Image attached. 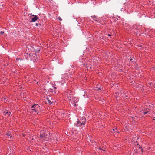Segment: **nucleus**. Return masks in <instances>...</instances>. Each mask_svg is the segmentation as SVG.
Wrapping results in <instances>:
<instances>
[{"instance_id": "6", "label": "nucleus", "mask_w": 155, "mask_h": 155, "mask_svg": "<svg viewBox=\"0 0 155 155\" xmlns=\"http://www.w3.org/2000/svg\"><path fill=\"white\" fill-rule=\"evenodd\" d=\"M31 110H32V112L33 113L34 112H36L35 110V107H31Z\"/></svg>"}, {"instance_id": "7", "label": "nucleus", "mask_w": 155, "mask_h": 155, "mask_svg": "<svg viewBox=\"0 0 155 155\" xmlns=\"http://www.w3.org/2000/svg\"><path fill=\"white\" fill-rule=\"evenodd\" d=\"M6 111H7L6 112H5L4 113H5L4 114H5V115H6V114H8V115H10V112H8L7 110H6Z\"/></svg>"}, {"instance_id": "21", "label": "nucleus", "mask_w": 155, "mask_h": 155, "mask_svg": "<svg viewBox=\"0 0 155 155\" xmlns=\"http://www.w3.org/2000/svg\"><path fill=\"white\" fill-rule=\"evenodd\" d=\"M86 67H87H87H88V66H86Z\"/></svg>"}, {"instance_id": "19", "label": "nucleus", "mask_w": 155, "mask_h": 155, "mask_svg": "<svg viewBox=\"0 0 155 155\" xmlns=\"http://www.w3.org/2000/svg\"><path fill=\"white\" fill-rule=\"evenodd\" d=\"M108 36H111V35L110 34H108Z\"/></svg>"}, {"instance_id": "13", "label": "nucleus", "mask_w": 155, "mask_h": 155, "mask_svg": "<svg viewBox=\"0 0 155 155\" xmlns=\"http://www.w3.org/2000/svg\"><path fill=\"white\" fill-rule=\"evenodd\" d=\"M95 19H96V17L94 15L93 17V19L95 20Z\"/></svg>"}, {"instance_id": "8", "label": "nucleus", "mask_w": 155, "mask_h": 155, "mask_svg": "<svg viewBox=\"0 0 155 155\" xmlns=\"http://www.w3.org/2000/svg\"><path fill=\"white\" fill-rule=\"evenodd\" d=\"M47 102H48V103L49 104H51V101L50 100H48Z\"/></svg>"}, {"instance_id": "4", "label": "nucleus", "mask_w": 155, "mask_h": 155, "mask_svg": "<svg viewBox=\"0 0 155 155\" xmlns=\"http://www.w3.org/2000/svg\"><path fill=\"white\" fill-rule=\"evenodd\" d=\"M53 88H54V89H50V91H51L52 92H54V93H56V91H55V89H56V87H53Z\"/></svg>"}, {"instance_id": "20", "label": "nucleus", "mask_w": 155, "mask_h": 155, "mask_svg": "<svg viewBox=\"0 0 155 155\" xmlns=\"http://www.w3.org/2000/svg\"><path fill=\"white\" fill-rule=\"evenodd\" d=\"M114 130H115V129H113V131H114Z\"/></svg>"}, {"instance_id": "1", "label": "nucleus", "mask_w": 155, "mask_h": 155, "mask_svg": "<svg viewBox=\"0 0 155 155\" xmlns=\"http://www.w3.org/2000/svg\"><path fill=\"white\" fill-rule=\"evenodd\" d=\"M86 121V119L84 117H82L79 119H78L76 124L77 126L79 127L80 129H82V130H84L85 128H83V127Z\"/></svg>"}, {"instance_id": "11", "label": "nucleus", "mask_w": 155, "mask_h": 155, "mask_svg": "<svg viewBox=\"0 0 155 155\" xmlns=\"http://www.w3.org/2000/svg\"><path fill=\"white\" fill-rule=\"evenodd\" d=\"M58 19L60 21H61L62 20V19L60 17H58Z\"/></svg>"}, {"instance_id": "2", "label": "nucleus", "mask_w": 155, "mask_h": 155, "mask_svg": "<svg viewBox=\"0 0 155 155\" xmlns=\"http://www.w3.org/2000/svg\"><path fill=\"white\" fill-rule=\"evenodd\" d=\"M31 19L32 22H35L38 19V17L36 15H33L31 16Z\"/></svg>"}, {"instance_id": "17", "label": "nucleus", "mask_w": 155, "mask_h": 155, "mask_svg": "<svg viewBox=\"0 0 155 155\" xmlns=\"http://www.w3.org/2000/svg\"><path fill=\"white\" fill-rule=\"evenodd\" d=\"M133 60V59L132 58H131L130 59V61H131L132 60Z\"/></svg>"}, {"instance_id": "14", "label": "nucleus", "mask_w": 155, "mask_h": 155, "mask_svg": "<svg viewBox=\"0 0 155 155\" xmlns=\"http://www.w3.org/2000/svg\"><path fill=\"white\" fill-rule=\"evenodd\" d=\"M16 60H17V61H19V60H20V58H16Z\"/></svg>"}, {"instance_id": "3", "label": "nucleus", "mask_w": 155, "mask_h": 155, "mask_svg": "<svg viewBox=\"0 0 155 155\" xmlns=\"http://www.w3.org/2000/svg\"><path fill=\"white\" fill-rule=\"evenodd\" d=\"M45 134L43 133L42 134L41 133L40 135L39 138H40V139H42L44 138V137H45Z\"/></svg>"}, {"instance_id": "10", "label": "nucleus", "mask_w": 155, "mask_h": 155, "mask_svg": "<svg viewBox=\"0 0 155 155\" xmlns=\"http://www.w3.org/2000/svg\"><path fill=\"white\" fill-rule=\"evenodd\" d=\"M35 106V107L36 106H38V105L37 104H35L34 105H33L32 107H34V106Z\"/></svg>"}, {"instance_id": "23", "label": "nucleus", "mask_w": 155, "mask_h": 155, "mask_svg": "<svg viewBox=\"0 0 155 155\" xmlns=\"http://www.w3.org/2000/svg\"><path fill=\"white\" fill-rule=\"evenodd\" d=\"M91 68V67H90V68Z\"/></svg>"}, {"instance_id": "22", "label": "nucleus", "mask_w": 155, "mask_h": 155, "mask_svg": "<svg viewBox=\"0 0 155 155\" xmlns=\"http://www.w3.org/2000/svg\"><path fill=\"white\" fill-rule=\"evenodd\" d=\"M141 147H140L139 148H141Z\"/></svg>"}, {"instance_id": "12", "label": "nucleus", "mask_w": 155, "mask_h": 155, "mask_svg": "<svg viewBox=\"0 0 155 155\" xmlns=\"http://www.w3.org/2000/svg\"><path fill=\"white\" fill-rule=\"evenodd\" d=\"M147 112H143V114L145 115L146 114H147Z\"/></svg>"}, {"instance_id": "24", "label": "nucleus", "mask_w": 155, "mask_h": 155, "mask_svg": "<svg viewBox=\"0 0 155 155\" xmlns=\"http://www.w3.org/2000/svg\"><path fill=\"white\" fill-rule=\"evenodd\" d=\"M154 88H155V86L154 87Z\"/></svg>"}, {"instance_id": "15", "label": "nucleus", "mask_w": 155, "mask_h": 155, "mask_svg": "<svg viewBox=\"0 0 155 155\" xmlns=\"http://www.w3.org/2000/svg\"><path fill=\"white\" fill-rule=\"evenodd\" d=\"M6 137L9 138H10V137L9 136H6Z\"/></svg>"}, {"instance_id": "16", "label": "nucleus", "mask_w": 155, "mask_h": 155, "mask_svg": "<svg viewBox=\"0 0 155 155\" xmlns=\"http://www.w3.org/2000/svg\"><path fill=\"white\" fill-rule=\"evenodd\" d=\"M38 23H36L35 24V25L36 26H38Z\"/></svg>"}, {"instance_id": "5", "label": "nucleus", "mask_w": 155, "mask_h": 155, "mask_svg": "<svg viewBox=\"0 0 155 155\" xmlns=\"http://www.w3.org/2000/svg\"><path fill=\"white\" fill-rule=\"evenodd\" d=\"M6 136H9L10 137V138H11L12 137V135L11 133L8 132V133L6 134Z\"/></svg>"}, {"instance_id": "9", "label": "nucleus", "mask_w": 155, "mask_h": 155, "mask_svg": "<svg viewBox=\"0 0 155 155\" xmlns=\"http://www.w3.org/2000/svg\"><path fill=\"white\" fill-rule=\"evenodd\" d=\"M4 33V32L3 31H1L0 32V34L2 35Z\"/></svg>"}, {"instance_id": "18", "label": "nucleus", "mask_w": 155, "mask_h": 155, "mask_svg": "<svg viewBox=\"0 0 155 155\" xmlns=\"http://www.w3.org/2000/svg\"><path fill=\"white\" fill-rule=\"evenodd\" d=\"M101 88H98V90H101Z\"/></svg>"}]
</instances>
